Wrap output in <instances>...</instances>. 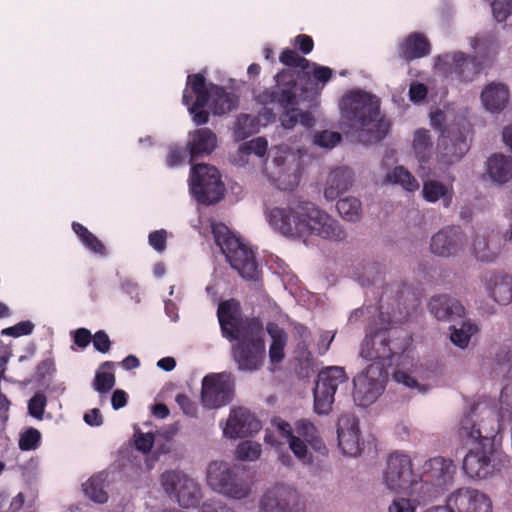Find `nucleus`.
Here are the masks:
<instances>
[{"label": "nucleus", "mask_w": 512, "mask_h": 512, "mask_svg": "<svg viewBox=\"0 0 512 512\" xmlns=\"http://www.w3.org/2000/svg\"><path fill=\"white\" fill-rule=\"evenodd\" d=\"M72 341L79 349H86L92 341V333L89 329L81 327L70 332Z\"/></svg>", "instance_id": "57"}, {"label": "nucleus", "mask_w": 512, "mask_h": 512, "mask_svg": "<svg viewBox=\"0 0 512 512\" xmlns=\"http://www.w3.org/2000/svg\"><path fill=\"white\" fill-rule=\"evenodd\" d=\"M176 403L181 408L182 412L189 417H196L198 412L197 404L191 398L184 394L179 393L175 397Z\"/></svg>", "instance_id": "58"}, {"label": "nucleus", "mask_w": 512, "mask_h": 512, "mask_svg": "<svg viewBox=\"0 0 512 512\" xmlns=\"http://www.w3.org/2000/svg\"><path fill=\"white\" fill-rule=\"evenodd\" d=\"M154 444V436L151 433H139L135 435V447L137 450L148 453Z\"/></svg>", "instance_id": "64"}, {"label": "nucleus", "mask_w": 512, "mask_h": 512, "mask_svg": "<svg viewBox=\"0 0 512 512\" xmlns=\"http://www.w3.org/2000/svg\"><path fill=\"white\" fill-rule=\"evenodd\" d=\"M489 176L500 184L512 179V157L503 154H493L487 161Z\"/></svg>", "instance_id": "37"}, {"label": "nucleus", "mask_w": 512, "mask_h": 512, "mask_svg": "<svg viewBox=\"0 0 512 512\" xmlns=\"http://www.w3.org/2000/svg\"><path fill=\"white\" fill-rule=\"evenodd\" d=\"M428 89L425 84L420 82H413L409 88L410 100L414 103H420L426 99Z\"/></svg>", "instance_id": "63"}, {"label": "nucleus", "mask_w": 512, "mask_h": 512, "mask_svg": "<svg viewBox=\"0 0 512 512\" xmlns=\"http://www.w3.org/2000/svg\"><path fill=\"white\" fill-rule=\"evenodd\" d=\"M46 405V395L43 392H36L28 401V412L32 417L42 420Z\"/></svg>", "instance_id": "50"}, {"label": "nucleus", "mask_w": 512, "mask_h": 512, "mask_svg": "<svg viewBox=\"0 0 512 512\" xmlns=\"http://www.w3.org/2000/svg\"><path fill=\"white\" fill-rule=\"evenodd\" d=\"M72 230L87 249L99 255L106 254V248L104 244L84 225L79 222H73Z\"/></svg>", "instance_id": "42"}, {"label": "nucleus", "mask_w": 512, "mask_h": 512, "mask_svg": "<svg viewBox=\"0 0 512 512\" xmlns=\"http://www.w3.org/2000/svg\"><path fill=\"white\" fill-rule=\"evenodd\" d=\"M233 397V383L229 375L212 373L202 380L201 402L205 408L216 409L229 404Z\"/></svg>", "instance_id": "14"}, {"label": "nucleus", "mask_w": 512, "mask_h": 512, "mask_svg": "<svg viewBox=\"0 0 512 512\" xmlns=\"http://www.w3.org/2000/svg\"><path fill=\"white\" fill-rule=\"evenodd\" d=\"M336 208L340 216L346 221H359L362 215V205L355 197H344L337 201Z\"/></svg>", "instance_id": "44"}, {"label": "nucleus", "mask_w": 512, "mask_h": 512, "mask_svg": "<svg viewBox=\"0 0 512 512\" xmlns=\"http://www.w3.org/2000/svg\"><path fill=\"white\" fill-rule=\"evenodd\" d=\"M449 512H492V502L483 492L469 487L455 490L446 501Z\"/></svg>", "instance_id": "15"}, {"label": "nucleus", "mask_w": 512, "mask_h": 512, "mask_svg": "<svg viewBox=\"0 0 512 512\" xmlns=\"http://www.w3.org/2000/svg\"><path fill=\"white\" fill-rule=\"evenodd\" d=\"M508 456L494 448L493 444L483 443L471 449L463 459V470L472 479H486L501 472L508 466Z\"/></svg>", "instance_id": "6"}, {"label": "nucleus", "mask_w": 512, "mask_h": 512, "mask_svg": "<svg viewBox=\"0 0 512 512\" xmlns=\"http://www.w3.org/2000/svg\"><path fill=\"white\" fill-rule=\"evenodd\" d=\"M281 125L285 129H292L300 122L304 127L310 128L314 125L315 120L309 112H301L299 109L294 108L283 112L280 116Z\"/></svg>", "instance_id": "46"}, {"label": "nucleus", "mask_w": 512, "mask_h": 512, "mask_svg": "<svg viewBox=\"0 0 512 512\" xmlns=\"http://www.w3.org/2000/svg\"><path fill=\"white\" fill-rule=\"evenodd\" d=\"M210 95L206 78L201 73L187 77V88L183 92L182 102L188 107L195 125L201 126L209 121V112L204 108L208 105Z\"/></svg>", "instance_id": "12"}, {"label": "nucleus", "mask_w": 512, "mask_h": 512, "mask_svg": "<svg viewBox=\"0 0 512 512\" xmlns=\"http://www.w3.org/2000/svg\"><path fill=\"white\" fill-rule=\"evenodd\" d=\"M93 347L96 351L106 354L111 349V340L108 334L104 330L97 331L94 335H92Z\"/></svg>", "instance_id": "59"}, {"label": "nucleus", "mask_w": 512, "mask_h": 512, "mask_svg": "<svg viewBox=\"0 0 512 512\" xmlns=\"http://www.w3.org/2000/svg\"><path fill=\"white\" fill-rule=\"evenodd\" d=\"M165 492L175 498L183 508L196 507L201 498L200 487L196 481L180 471H165L161 475Z\"/></svg>", "instance_id": "11"}, {"label": "nucleus", "mask_w": 512, "mask_h": 512, "mask_svg": "<svg viewBox=\"0 0 512 512\" xmlns=\"http://www.w3.org/2000/svg\"><path fill=\"white\" fill-rule=\"evenodd\" d=\"M482 63L477 57H470L463 52H456L452 56L450 73L455 74L461 82H470L480 73Z\"/></svg>", "instance_id": "33"}, {"label": "nucleus", "mask_w": 512, "mask_h": 512, "mask_svg": "<svg viewBox=\"0 0 512 512\" xmlns=\"http://www.w3.org/2000/svg\"><path fill=\"white\" fill-rule=\"evenodd\" d=\"M336 432L338 447L344 455L356 457L361 453L363 442L360 439L359 419L354 414L341 415Z\"/></svg>", "instance_id": "18"}, {"label": "nucleus", "mask_w": 512, "mask_h": 512, "mask_svg": "<svg viewBox=\"0 0 512 512\" xmlns=\"http://www.w3.org/2000/svg\"><path fill=\"white\" fill-rule=\"evenodd\" d=\"M466 235L459 226H447L431 238V252L437 256L450 257L464 249Z\"/></svg>", "instance_id": "21"}, {"label": "nucleus", "mask_w": 512, "mask_h": 512, "mask_svg": "<svg viewBox=\"0 0 512 512\" xmlns=\"http://www.w3.org/2000/svg\"><path fill=\"white\" fill-rule=\"evenodd\" d=\"M451 341L460 348L468 346L470 338L478 332V327L470 320H464L461 326L457 328L455 325L450 327Z\"/></svg>", "instance_id": "45"}, {"label": "nucleus", "mask_w": 512, "mask_h": 512, "mask_svg": "<svg viewBox=\"0 0 512 512\" xmlns=\"http://www.w3.org/2000/svg\"><path fill=\"white\" fill-rule=\"evenodd\" d=\"M413 151L416 159L421 165L429 162L432 156L433 143L431 135L426 129H418L413 137Z\"/></svg>", "instance_id": "39"}, {"label": "nucleus", "mask_w": 512, "mask_h": 512, "mask_svg": "<svg viewBox=\"0 0 512 512\" xmlns=\"http://www.w3.org/2000/svg\"><path fill=\"white\" fill-rule=\"evenodd\" d=\"M322 238L333 241H342L346 238V233L339 222L327 214L322 213Z\"/></svg>", "instance_id": "48"}, {"label": "nucleus", "mask_w": 512, "mask_h": 512, "mask_svg": "<svg viewBox=\"0 0 512 512\" xmlns=\"http://www.w3.org/2000/svg\"><path fill=\"white\" fill-rule=\"evenodd\" d=\"M190 189L197 201L206 205L219 202L225 190L218 169L208 164L192 166Z\"/></svg>", "instance_id": "9"}, {"label": "nucleus", "mask_w": 512, "mask_h": 512, "mask_svg": "<svg viewBox=\"0 0 512 512\" xmlns=\"http://www.w3.org/2000/svg\"><path fill=\"white\" fill-rule=\"evenodd\" d=\"M416 503L407 498L397 497L388 508L389 512H415Z\"/></svg>", "instance_id": "60"}, {"label": "nucleus", "mask_w": 512, "mask_h": 512, "mask_svg": "<svg viewBox=\"0 0 512 512\" xmlns=\"http://www.w3.org/2000/svg\"><path fill=\"white\" fill-rule=\"evenodd\" d=\"M260 421L247 409L233 408L224 427L223 433L231 439L243 438L260 430Z\"/></svg>", "instance_id": "22"}, {"label": "nucleus", "mask_w": 512, "mask_h": 512, "mask_svg": "<svg viewBox=\"0 0 512 512\" xmlns=\"http://www.w3.org/2000/svg\"><path fill=\"white\" fill-rule=\"evenodd\" d=\"M387 373L381 365H369L354 380L353 399L362 407L374 403L384 391V379Z\"/></svg>", "instance_id": "13"}, {"label": "nucleus", "mask_w": 512, "mask_h": 512, "mask_svg": "<svg viewBox=\"0 0 512 512\" xmlns=\"http://www.w3.org/2000/svg\"><path fill=\"white\" fill-rule=\"evenodd\" d=\"M34 324L29 321H21L14 326L4 328L1 331L2 335L11 336V337H21L30 335L34 330Z\"/></svg>", "instance_id": "55"}, {"label": "nucleus", "mask_w": 512, "mask_h": 512, "mask_svg": "<svg viewBox=\"0 0 512 512\" xmlns=\"http://www.w3.org/2000/svg\"><path fill=\"white\" fill-rule=\"evenodd\" d=\"M430 312L438 319L451 321L465 314L464 306L448 295L434 296L429 302Z\"/></svg>", "instance_id": "31"}, {"label": "nucleus", "mask_w": 512, "mask_h": 512, "mask_svg": "<svg viewBox=\"0 0 512 512\" xmlns=\"http://www.w3.org/2000/svg\"><path fill=\"white\" fill-rule=\"evenodd\" d=\"M413 470L409 455L395 451L387 458V467L384 471V483L391 491L406 488L412 483Z\"/></svg>", "instance_id": "16"}, {"label": "nucleus", "mask_w": 512, "mask_h": 512, "mask_svg": "<svg viewBox=\"0 0 512 512\" xmlns=\"http://www.w3.org/2000/svg\"><path fill=\"white\" fill-rule=\"evenodd\" d=\"M207 89L210 95L209 107L214 115L221 116L238 107V96L224 87L209 83Z\"/></svg>", "instance_id": "32"}, {"label": "nucleus", "mask_w": 512, "mask_h": 512, "mask_svg": "<svg viewBox=\"0 0 512 512\" xmlns=\"http://www.w3.org/2000/svg\"><path fill=\"white\" fill-rule=\"evenodd\" d=\"M41 440L40 432L35 428L27 429L19 439V448L23 451L34 450Z\"/></svg>", "instance_id": "51"}, {"label": "nucleus", "mask_w": 512, "mask_h": 512, "mask_svg": "<svg viewBox=\"0 0 512 512\" xmlns=\"http://www.w3.org/2000/svg\"><path fill=\"white\" fill-rule=\"evenodd\" d=\"M404 349L403 344L391 340V330L385 328L366 334L360 356L372 361L371 365H381L385 370V367L392 366L394 358Z\"/></svg>", "instance_id": "8"}, {"label": "nucleus", "mask_w": 512, "mask_h": 512, "mask_svg": "<svg viewBox=\"0 0 512 512\" xmlns=\"http://www.w3.org/2000/svg\"><path fill=\"white\" fill-rule=\"evenodd\" d=\"M186 159V149H183L180 146H172L169 149V153L167 155V165L170 167H174L182 164Z\"/></svg>", "instance_id": "62"}, {"label": "nucleus", "mask_w": 512, "mask_h": 512, "mask_svg": "<svg viewBox=\"0 0 512 512\" xmlns=\"http://www.w3.org/2000/svg\"><path fill=\"white\" fill-rule=\"evenodd\" d=\"M268 148V142L264 137H257L250 141L244 142L240 151L245 154L254 153L255 155L262 157L266 154Z\"/></svg>", "instance_id": "52"}, {"label": "nucleus", "mask_w": 512, "mask_h": 512, "mask_svg": "<svg viewBox=\"0 0 512 512\" xmlns=\"http://www.w3.org/2000/svg\"><path fill=\"white\" fill-rule=\"evenodd\" d=\"M489 295L499 304L507 305L512 301V277L507 274L486 272L483 276Z\"/></svg>", "instance_id": "29"}, {"label": "nucleus", "mask_w": 512, "mask_h": 512, "mask_svg": "<svg viewBox=\"0 0 512 512\" xmlns=\"http://www.w3.org/2000/svg\"><path fill=\"white\" fill-rule=\"evenodd\" d=\"M499 405L498 418L495 417L492 409L485 408L480 412L479 421L475 420L476 411L479 406H473L471 411L461 419L458 430L459 437L467 442L483 441L487 442L486 445L492 444L495 436L503 429L504 423L506 421L512 422V417H504L502 415L500 402Z\"/></svg>", "instance_id": "5"}, {"label": "nucleus", "mask_w": 512, "mask_h": 512, "mask_svg": "<svg viewBox=\"0 0 512 512\" xmlns=\"http://www.w3.org/2000/svg\"><path fill=\"white\" fill-rule=\"evenodd\" d=\"M244 470L230 467L226 462H211L208 467L207 482L211 488L234 499H243L250 493V485L243 477Z\"/></svg>", "instance_id": "7"}, {"label": "nucleus", "mask_w": 512, "mask_h": 512, "mask_svg": "<svg viewBox=\"0 0 512 512\" xmlns=\"http://www.w3.org/2000/svg\"><path fill=\"white\" fill-rule=\"evenodd\" d=\"M217 317L222 334L228 340H235L249 321L260 320L256 317L243 319L240 303L234 298L222 301L219 304Z\"/></svg>", "instance_id": "17"}, {"label": "nucleus", "mask_w": 512, "mask_h": 512, "mask_svg": "<svg viewBox=\"0 0 512 512\" xmlns=\"http://www.w3.org/2000/svg\"><path fill=\"white\" fill-rule=\"evenodd\" d=\"M279 61L287 67L299 69L298 79L301 81L299 97L303 101H313L319 92L320 66L316 63L311 65L306 58L290 48L281 51Z\"/></svg>", "instance_id": "10"}, {"label": "nucleus", "mask_w": 512, "mask_h": 512, "mask_svg": "<svg viewBox=\"0 0 512 512\" xmlns=\"http://www.w3.org/2000/svg\"><path fill=\"white\" fill-rule=\"evenodd\" d=\"M270 226L286 237H303L320 233V209L309 201L296 206L266 209Z\"/></svg>", "instance_id": "2"}, {"label": "nucleus", "mask_w": 512, "mask_h": 512, "mask_svg": "<svg viewBox=\"0 0 512 512\" xmlns=\"http://www.w3.org/2000/svg\"><path fill=\"white\" fill-rule=\"evenodd\" d=\"M481 100L486 110L492 113L500 112L509 100L508 87L502 83L492 82L483 89Z\"/></svg>", "instance_id": "35"}, {"label": "nucleus", "mask_w": 512, "mask_h": 512, "mask_svg": "<svg viewBox=\"0 0 512 512\" xmlns=\"http://www.w3.org/2000/svg\"><path fill=\"white\" fill-rule=\"evenodd\" d=\"M235 340L233 358L244 371L258 370L265 358V331L261 320L249 321Z\"/></svg>", "instance_id": "4"}, {"label": "nucleus", "mask_w": 512, "mask_h": 512, "mask_svg": "<svg viewBox=\"0 0 512 512\" xmlns=\"http://www.w3.org/2000/svg\"><path fill=\"white\" fill-rule=\"evenodd\" d=\"M266 331L270 335L272 342L269 348V356L272 363H278L284 359V348L287 343V334L278 324L274 322L267 323Z\"/></svg>", "instance_id": "38"}, {"label": "nucleus", "mask_w": 512, "mask_h": 512, "mask_svg": "<svg viewBox=\"0 0 512 512\" xmlns=\"http://www.w3.org/2000/svg\"><path fill=\"white\" fill-rule=\"evenodd\" d=\"M275 79L278 84V86L274 88L276 104L280 105L284 112L294 109V106L297 104V82L293 74L283 69L276 74Z\"/></svg>", "instance_id": "28"}, {"label": "nucleus", "mask_w": 512, "mask_h": 512, "mask_svg": "<svg viewBox=\"0 0 512 512\" xmlns=\"http://www.w3.org/2000/svg\"><path fill=\"white\" fill-rule=\"evenodd\" d=\"M385 181L391 184H398L409 192H414L419 188L417 179L403 166H396L388 172Z\"/></svg>", "instance_id": "40"}, {"label": "nucleus", "mask_w": 512, "mask_h": 512, "mask_svg": "<svg viewBox=\"0 0 512 512\" xmlns=\"http://www.w3.org/2000/svg\"><path fill=\"white\" fill-rule=\"evenodd\" d=\"M212 233L216 245L220 247L230 266L243 279L258 280L261 271L256 260L255 251L241 239L234 236L224 224L213 225Z\"/></svg>", "instance_id": "3"}, {"label": "nucleus", "mask_w": 512, "mask_h": 512, "mask_svg": "<svg viewBox=\"0 0 512 512\" xmlns=\"http://www.w3.org/2000/svg\"><path fill=\"white\" fill-rule=\"evenodd\" d=\"M353 182V171L349 167H338L328 176L324 196L334 200L348 190Z\"/></svg>", "instance_id": "34"}, {"label": "nucleus", "mask_w": 512, "mask_h": 512, "mask_svg": "<svg viewBox=\"0 0 512 512\" xmlns=\"http://www.w3.org/2000/svg\"><path fill=\"white\" fill-rule=\"evenodd\" d=\"M348 380L345 369L341 366L322 367V415L332 409L334 395L339 384Z\"/></svg>", "instance_id": "25"}, {"label": "nucleus", "mask_w": 512, "mask_h": 512, "mask_svg": "<svg viewBox=\"0 0 512 512\" xmlns=\"http://www.w3.org/2000/svg\"><path fill=\"white\" fill-rule=\"evenodd\" d=\"M259 131V120L249 114H240L234 125V137L238 141L247 139Z\"/></svg>", "instance_id": "41"}, {"label": "nucleus", "mask_w": 512, "mask_h": 512, "mask_svg": "<svg viewBox=\"0 0 512 512\" xmlns=\"http://www.w3.org/2000/svg\"><path fill=\"white\" fill-rule=\"evenodd\" d=\"M397 52L399 58L410 63L428 56L431 52V44L425 34L413 32L398 43Z\"/></svg>", "instance_id": "27"}, {"label": "nucleus", "mask_w": 512, "mask_h": 512, "mask_svg": "<svg viewBox=\"0 0 512 512\" xmlns=\"http://www.w3.org/2000/svg\"><path fill=\"white\" fill-rule=\"evenodd\" d=\"M299 495L289 486L278 485L268 491L260 503V512H292L296 509Z\"/></svg>", "instance_id": "23"}, {"label": "nucleus", "mask_w": 512, "mask_h": 512, "mask_svg": "<svg viewBox=\"0 0 512 512\" xmlns=\"http://www.w3.org/2000/svg\"><path fill=\"white\" fill-rule=\"evenodd\" d=\"M114 368V362L105 361L101 364L100 370L97 371L94 378L93 387L94 389L101 393L105 394L109 392L115 385L116 379L114 373L108 371Z\"/></svg>", "instance_id": "43"}, {"label": "nucleus", "mask_w": 512, "mask_h": 512, "mask_svg": "<svg viewBox=\"0 0 512 512\" xmlns=\"http://www.w3.org/2000/svg\"><path fill=\"white\" fill-rule=\"evenodd\" d=\"M470 144L462 131H442L437 144V160L445 165L459 162L469 151Z\"/></svg>", "instance_id": "20"}, {"label": "nucleus", "mask_w": 512, "mask_h": 512, "mask_svg": "<svg viewBox=\"0 0 512 512\" xmlns=\"http://www.w3.org/2000/svg\"><path fill=\"white\" fill-rule=\"evenodd\" d=\"M495 20L505 22L512 14V0H494L491 4Z\"/></svg>", "instance_id": "54"}, {"label": "nucleus", "mask_w": 512, "mask_h": 512, "mask_svg": "<svg viewBox=\"0 0 512 512\" xmlns=\"http://www.w3.org/2000/svg\"><path fill=\"white\" fill-rule=\"evenodd\" d=\"M56 372L55 360L52 353L40 361L35 370V379L39 382L43 381L47 376H52Z\"/></svg>", "instance_id": "53"}, {"label": "nucleus", "mask_w": 512, "mask_h": 512, "mask_svg": "<svg viewBox=\"0 0 512 512\" xmlns=\"http://www.w3.org/2000/svg\"><path fill=\"white\" fill-rule=\"evenodd\" d=\"M342 124L355 132H365L367 139L359 142H378L388 133L390 123L380 115V99L364 90L347 92L339 104Z\"/></svg>", "instance_id": "1"}, {"label": "nucleus", "mask_w": 512, "mask_h": 512, "mask_svg": "<svg viewBox=\"0 0 512 512\" xmlns=\"http://www.w3.org/2000/svg\"><path fill=\"white\" fill-rule=\"evenodd\" d=\"M454 473L455 465L453 461L441 456L430 458L423 466L426 481H430L437 486L448 484Z\"/></svg>", "instance_id": "30"}, {"label": "nucleus", "mask_w": 512, "mask_h": 512, "mask_svg": "<svg viewBox=\"0 0 512 512\" xmlns=\"http://www.w3.org/2000/svg\"><path fill=\"white\" fill-rule=\"evenodd\" d=\"M83 491L92 501L103 504L108 500L104 490V481L100 476H92L83 484Z\"/></svg>", "instance_id": "47"}, {"label": "nucleus", "mask_w": 512, "mask_h": 512, "mask_svg": "<svg viewBox=\"0 0 512 512\" xmlns=\"http://www.w3.org/2000/svg\"><path fill=\"white\" fill-rule=\"evenodd\" d=\"M261 453V444L251 440L241 442L236 448L237 458L243 461H255L259 459Z\"/></svg>", "instance_id": "49"}, {"label": "nucleus", "mask_w": 512, "mask_h": 512, "mask_svg": "<svg viewBox=\"0 0 512 512\" xmlns=\"http://www.w3.org/2000/svg\"><path fill=\"white\" fill-rule=\"evenodd\" d=\"M296 432L300 437H303L306 442L312 443L316 428L307 420H299L296 422Z\"/></svg>", "instance_id": "61"}, {"label": "nucleus", "mask_w": 512, "mask_h": 512, "mask_svg": "<svg viewBox=\"0 0 512 512\" xmlns=\"http://www.w3.org/2000/svg\"><path fill=\"white\" fill-rule=\"evenodd\" d=\"M512 240V225L503 234L492 230L490 233H476L472 242V253L478 261L493 262L502 246Z\"/></svg>", "instance_id": "19"}, {"label": "nucleus", "mask_w": 512, "mask_h": 512, "mask_svg": "<svg viewBox=\"0 0 512 512\" xmlns=\"http://www.w3.org/2000/svg\"><path fill=\"white\" fill-rule=\"evenodd\" d=\"M217 147V136L209 128H198L189 132L186 150L189 152L190 162L210 155Z\"/></svg>", "instance_id": "24"}, {"label": "nucleus", "mask_w": 512, "mask_h": 512, "mask_svg": "<svg viewBox=\"0 0 512 512\" xmlns=\"http://www.w3.org/2000/svg\"><path fill=\"white\" fill-rule=\"evenodd\" d=\"M512 351L508 348H501L495 356V369L503 371L508 367L504 375L505 384L501 390L500 403L502 415L512 417Z\"/></svg>", "instance_id": "26"}, {"label": "nucleus", "mask_w": 512, "mask_h": 512, "mask_svg": "<svg viewBox=\"0 0 512 512\" xmlns=\"http://www.w3.org/2000/svg\"><path fill=\"white\" fill-rule=\"evenodd\" d=\"M422 196L429 203L442 200L444 207L448 208L452 204L454 190L452 185L437 180H426L423 182Z\"/></svg>", "instance_id": "36"}, {"label": "nucleus", "mask_w": 512, "mask_h": 512, "mask_svg": "<svg viewBox=\"0 0 512 512\" xmlns=\"http://www.w3.org/2000/svg\"><path fill=\"white\" fill-rule=\"evenodd\" d=\"M168 233L165 229L155 230L149 233L148 243L157 252L162 253L167 246Z\"/></svg>", "instance_id": "56"}]
</instances>
